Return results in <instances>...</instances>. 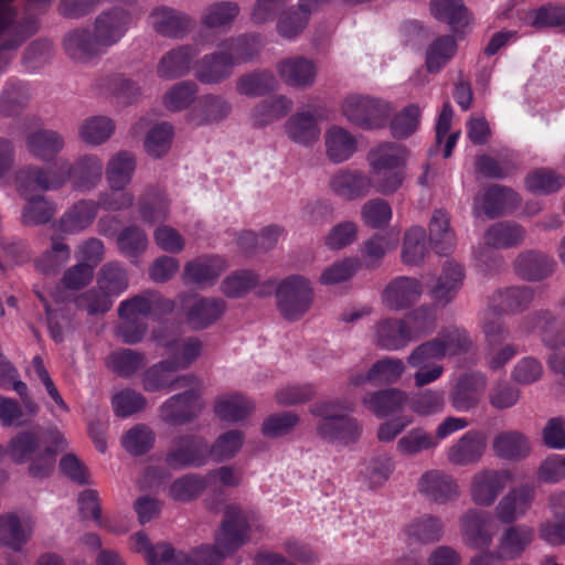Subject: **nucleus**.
<instances>
[{"mask_svg":"<svg viewBox=\"0 0 565 565\" xmlns=\"http://www.w3.org/2000/svg\"><path fill=\"white\" fill-rule=\"evenodd\" d=\"M249 540L247 514L237 505H227L224 520L215 537V546H202L186 555L175 552L168 543L151 544L143 532L131 536L132 550L141 554L148 565H220L230 554Z\"/></svg>","mask_w":565,"mask_h":565,"instance_id":"nucleus-1","label":"nucleus"},{"mask_svg":"<svg viewBox=\"0 0 565 565\" xmlns=\"http://www.w3.org/2000/svg\"><path fill=\"white\" fill-rule=\"evenodd\" d=\"M470 347L471 341L466 331L448 328L439 332L434 339L414 348L407 356V363L416 370L414 373L415 386L424 387L439 380L445 370L437 362L446 356L466 352Z\"/></svg>","mask_w":565,"mask_h":565,"instance_id":"nucleus-2","label":"nucleus"},{"mask_svg":"<svg viewBox=\"0 0 565 565\" xmlns=\"http://www.w3.org/2000/svg\"><path fill=\"white\" fill-rule=\"evenodd\" d=\"M406 158L405 148L395 142H383L370 150L367 162L379 193L388 195L402 186Z\"/></svg>","mask_w":565,"mask_h":565,"instance_id":"nucleus-3","label":"nucleus"},{"mask_svg":"<svg viewBox=\"0 0 565 565\" xmlns=\"http://www.w3.org/2000/svg\"><path fill=\"white\" fill-rule=\"evenodd\" d=\"M245 39H227L218 51L204 55L194 65V76L207 85L220 84L233 73V67L246 63L252 53L241 51Z\"/></svg>","mask_w":565,"mask_h":565,"instance_id":"nucleus-4","label":"nucleus"},{"mask_svg":"<svg viewBox=\"0 0 565 565\" xmlns=\"http://www.w3.org/2000/svg\"><path fill=\"white\" fill-rule=\"evenodd\" d=\"M351 408L335 401L322 402L313 405L311 414L319 417L317 434L327 441L349 444L355 441L360 434L359 423L348 416Z\"/></svg>","mask_w":565,"mask_h":565,"instance_id":"nucleus-5","label":"nucleus"},{"mask_svg":"<svg viewBox=\"0 0 565 565\" xmlns=\"http://www.w3.org/2000/svg\"><path fill=\"white\" fill-rule=\"evenodd\" d=\"M392 111L393 108L387 102L370 95L350 94L341 102L344 118L364 130L385 127Z\"/></svg>","mask_w":565,"mask_h":565,"instance_id":"nucleus-6","label":"nucleus"},{"mask_svg":"<svg viewBox=\"0 0 565 565\" xmlns=\"http://www.w3.org/2000/svg\"><path fill=\"white\" fill-rule=\"evenodd\" d=\"M276 298L280 315L289 321H297L311 307L313 300L311 282L303 276H289L278 285Z\"/></svg>","mask_w":565,"mask_h":565,"instance_id":"nucleus-7","label":"nucleus"},{"mask_svg":"<svg viewBox=\"0 0 565 565\" xmlns=\"http://www.w3.org/2000/svg\"><path fill=\"white\" fill-rule=\"evenodd\" d=\"M169 397L159 409L160 418L169 425H184L195 419L205 404L201 397L200 381Z\"/></svg>","mask_w":565,"mask_h":565,"instance_id":"nucleus-8","label":"nucleus"},{"mask_svg":"<svg viewBox=\"0 0 565 565\" xmlns=\"http://www.w3.org/2000/svg\"><path fill=\"white\" fill-rule=\"evenodd\" d=\"M184 303V320L193 331H201L216 323L227 309L226 301L218 297L180 296Z\"/></svg>","mask_w":565,"mask_h":565,"instance_id":"nucleus-9","label":"nucleus"},{"mask_svg":"<svg viewBox=\"0 0 565 565\" xmlns=\"http://www.w3.org/2000/svg\"><path fill=\"white\" fill-rule=\"evenodd\" d=\"M459 530L462 543L473 550L489 548L495 533L492 515L473 508L460 515Z\"/></svg>","mask_w":565,"mask_h":565,"instance_id":"nucleus-10","label":"nucleus"},{"mask_svg":"<svg viewBox=\"0 0 565 565\" xmlns=\"http://www.w3.org/2000/svg\"><path fill=\"white\" fill-rule=\"evenodd\" d=\"M148 24L160 36L182 40L193 31L195 20L175 8L158 6L150 11Z\"/></svg>","mask_w":565,"mask_h":565,"instance_id":"nucleus-11","label":"nucleus"},{"mask_svg":"<svg viewBox=\"0 0 565 565\" xmlns=\"http://www.w3.org/2000/svg\"><path fill=\"white\" fill-rule=\"evenodd\" d=\"M210 457V445L200 436H181L170 445L166 456L167 465L172 469L203 466Z\"/></svg>","mask_w":565,"mask_h":565,"instance_id":"nucleus-12","label":"nucleus"},{"mask_svg":"<svg viewBox=\"0 0 565 565\" xmlns=\"http://www.w3.org/2000/svg\"><path fill=\"white\" fill-rule=\"evenodd\" d=\"M151 339L157 345L166 349L169 359L179 370L189 369L203 352V342L200 338L189 335L185 338L170 339L164 328L153 330Z\"/></svg>","mask_w":565,"mask_h":565,"instance_id":"nucleus-13","label":"nucleus"},{"mask_svg":"<svg viewBox=\"0 0 565 565\" xmlns=\"http://www.w3.org/2000/svg\"><path fill=\"white\" fill-rule=\"evenodd\" d=\"M178 371L180 370L169 358L162 360L143 372L142 386L147 392L177 391L193 386L199 382L193 374L177 375Z\"/></svg>","mask_w":565,"mask_h":565,"instance_id":"nucleus-14","label":"nucleus"},{"mask_svg":"<svg viewBox=\"0 0 565 565\" xmlns=\"http://www.w3.org/2000/svg\"><path fill=\"white\" fill-rule=\"evenodd\" d=\"M488 385V377L479 371L466 372L461 374L450 392V404L461 413L470 412L476 408Z\"/></svg>","mask_w":565,"mask_h":565,"instance_id":"nucleus-15","label":"nucleus"},{"mask_svg":"<svg viewBox=\"0 0 565 565\" xmlns=\"http://www.w3.org/2000/svg\"><path fill=\"white\" fill-rule=\"evenodd\" d=\"M520 202V198L512 189L502 185H492L473 200L472 213L476 217L486 215L495 218L513 211Z\"/></svg>","mask_w":565,"mask_h":565,"instance_id":"nucleus-16","label":"nucleus"},{"mask_svg":"<svg viewBox=\"0 0 565 565\" xmlns=\"http://www.w3.org/2000/svg\"><path fill=\"white\" fill-rule=\"evenodd\" d=\"M510 481L511 475L505 470L483 469L476 472L470 486L472 502L479 507H491Z\"/></svg>","mask_w":565,"mask_h":565,"instance_id":"nucleus-17","label":"nucleus"},{"mask_svg":"<svg viewBox=\"0 0 565 565\" xmlns=\"http://www.w3.org/2000/svg\"><path fill=\"white\" fill-rule=\"evenodd\" d=\"M132 23L129 11L114 8L103 11L94 23V33L102 46L107 50L117 44L127 33Z\"/></svg>","mask_w":565,"mask_h":565,"instance_id":"nucleus-18","label":"nucleus"},{"mask_svg":"<svg viewBox=\"0 0 565 565\" xmlns=\"http://www.w3.org/2000/svg\"><path fill=\"white\" fill-rule=\"evenodd\" d=\"M403 318H383L372 328L371 341L381 350L401 351L411 342V330Z\"/></svg>","mask_w":565,"mask_h":565,"instance_id":"nucleus-19","label":"nucleus"},{"mask_svg":"<svg viewBox=\"0 0 565 565\" xmlns=\"http://www.w3.org/2000/svg\"><path fill=\"white\" fill-rule=\"evenodd\" d=\"M418 491L429 501L447 504L460 495V488L452 476L443 470L426 471L418 480Z\"/></svg>","mask_w":565,"mask_h":565,"instance_id":"nucleus-20","label":"nucleus"},{"mask_svg":"<svg viewBox=\"0 0 565 565\" xmlns=\"http://www.w3.org/2000/svg\"><path fill=\"white\" fill-rule=\"evenodd\" d=\"M463 279V266L454 259L446 260L428 291L434 303L440 307L450 303L461 289Z\"/></svg>","mask_w":565,"mask_h":565,"instance_id":"nucleus-21","label":"nucleus"},{"mask_svg":"<svg viewBox=\"0 0 565 565\" xmlns=\"http://www.w3.org/2000/svg\"><path fill=\"white\" fill-rule=\"evenodd\" d=\"M322 119L320 110L316 107L301 109L291 115L285 122L287 137L299 145L310 146L320 138L319 122Z\"/></svg>","mask_w":565,"mask_h":565,"instance_id":"nucleus-22","label":"nucleus"},{"mask_svg":"<svg viewBox=\"0 0 565 565\" xmlns=\"http://www.w3.org/2000/svg\"><path fill=\"white\" fill-rule=\"evenodd\" d=\"M226 268L227 264L221 256H200L184 265L183 281L185 285L205 288L214 285Z\"/></svg>","mask_w":565,"mask_h":565,"instance_id":"nucleus-23","label":"nucleus"},{"mask_svg":"<svg viewBox=\"0 0 565 565\" xmlns=\"http://www.w3.org/2000/svg\"><path fill=\"white\" fill-rule=\"evenodd\" d=\"M34 527L35 520L31 515L19 516L13 512L0 515V545L21 551L31 539Z\"/></svg>","mask_w":565,"mask_h":565,"instance_id":"nucleus-24","label":"nucleus"},{"mask_svg":"<svg viewBox=\"0 0 565 565\" xmlns=\"http://www.w3.org/2000/svg\"><path fill=\"white\" fill-rule=\"evenodd\" d=\"M534 498L535 490L532 486L524 484L511 489L495 507L497 519L504 524H514L526 514Z\"/></svg>","mask_w":565,"mask_h":565,"instance_id":"nucleus-25","label":"nucleus"},{"mask_svg":"<svg viewBox=\"0 0 565 565\" xmlns=\"http://www.w3.org/2000/svg\"><path fill=\"white\" fill-rule=\"evenodd\" d=\"M486 448V434L469 430L447 449V460L455 466L476 465L482 458Z\"/></svg>","mask_w":565,"mask_h":565,"instance_id":"nucleus-26","label":"nucleus"},{"mask_svg":"<svg viewBox=\"0 0 565 565\" xmlns=\"http://www.w3.org/2000/svg\"><path fill=\"white\" fill-rule=\"evenodd\" d=\"M276 71L280 79L294 88H308L311 87L317 77L316 64L306 57L294 56L279 61L276 65Z\"/></svg>","mask_w":565,"mask_h":565,"instance_id":"nucleus-27","label":"nucleus"},{"mask_svg":"<svg viewBox=\"0 0 565 565\" xmlns=\"http://www.w3.org/2000/svg\"><path fill=\"white\" fill-rule=\"evenodd\" d=\"M535 537V531L526 524H508L497 541V550L507 561H514L530 547Z\"/></svg>","mask_w":565,"mask_h":565,"instance_id":"nucleus-28","label":"nucleus"},{"mask_svg":"<svg viewBox=\"0 0 565 565\" xmlns=\"http://www.w3.org/2000/svg\"><path fill=\"white\" fill-rule=\"evenodd\" d=\"M232 111V104L225 97L206 94L200 97L198 104L188 114V120L194 126L218 124L226 119Z\"/></svg>","mask_w":565,"mask_h":565,"instance_id":"nucleus-29","label":"nucleus"},{"mask_svg":"<svg viewBox=\"0 0 565 565\" xmlns=\"http://www.w3.org/2000/svg\"><path fill=\"white\" fill-rule=\"evenodd\" d=\"M198 55L193 45H179L162 55L157 65V74L162 79H175L188 75Z\"/></svg>","mask_w":565,"mask_h":565,"instance_id":"nucleus-30","label":"nucleus"},{"mask_svg":"<svg viewBox=\"0 0 565 565\" xmlns=\"http://www.w3.org/2000/svg\"><path fill=\"white\" fill-rule=\"evenodd\" d=\"M522 329L526 333L540 332L542 342L551 349L565 345V327H557L555 317L548 310L529 315L523 320Z\"/></svg>","mask_w":565,"mask_h":565,"instance_id":"nucleus-31","label":"nucleus"},{"mask_svg":"<svg viewBox=\"0 0 565 565\" xmlns=\"http://www.w3.org/2000/svg\"><path fill=\"white\" fill-rule=\"evenodd\" d=\"M422 295V285L418 279L412 277H397L384 289L383 303L394 311L402 310L417 301Z\"/></svg>","mask_w":565,"mask_h":565,"instance_id":"nucleus-32","label":"nucleus"},{"mask_svg":"<svg viewBox=\"0 0 565 565\" xmlns=\"http://www.w3.org/2000/svg\"><path fill=\"white\" fill-rule=\"evenodd\" d=\"M64 146V137L56 130L40 128L25 135L28 152L42 161L53 160Z\"/></svg>","mask_w":565,"mask_h":565,"instance_id":"nucleus-33","label":"nucleus"},{"mask_svg":"<svg viewBox=\"0 0 565 565\" xmlns=\"http://www.w3.org/2000/svg\"><path fill=\"white\" fill-rule=\"evenodd\" d=\"M66 54L74 61L88 62L103 53L106 50L98 43L95 33L88 30H73L68 32L63 41Z\"/></svg>","mask_w":565,"mask_h":565,"instance_id":"nucleus-34","label":"nucleus"},{"mask_svg":"<svg viewBox=\"0 0 565 565\" xmlns=\"http://www.w3.org/2000/svg\"><path fill=\"white\" fill-rule=\"evenodd\" d=\"M494 454L504 460L519 461L526 458L532 446L530 438L520 430H504L497 434L492 441Z\"/></svg>","mask_w":565,"mask_h":565,"instance_id":"nucleus-35","label":"nucleus"},{"mask_svg":"<svg viewBox=\"0 0 565 565\" xmlns=\"http://www.w3.org/2000/svg\"><path fill=\"white\" fill-rule=\"evenodd\" d=\"M45 441V450L30 459L29 473L36 479H43L51 475L55 463V454L67 447L66 439L56 428L47 430Z\"/></svg>","mask_w":565,"mask_h":565,"instance_id":"nucleus-36","label":"nucleus"},{"mask_svg":"<svg viewBox=\"0 0 565 565\" xmlns=\"http://www.w3.org/2000/svg\"><path fill=\"white\" fill-rule=\"evenodd\" d=\"M556 263L536 250L521 253L514 260L515 273L525 280H542L554 271Z\"/></svg>","mask_w":565,"mask_h":565,"instance_id":"nucleus-37","label":"nucleus"},{"mask_svg":"<svg viewBox=\"0 0 565 565\" xmlns=\"http://www.w3.org/2000/svg\"><path fill=\"white\" fill-rule=\"evenodd\" d=\"M326 154L334 163L349 160L358 150L355 137L345 128L333 125L324 134Z\"/></svg>","mask_w":565,"mask_h":565,"instance_id":"nucleus-38","label":"nucleus"},{"mask_svg":"<svg viewBox=\"0 0 565 565\" xmlns=\"http://www.w3.org/2000/svg\"><path fill=\"white\" fill-rule=\"evenodd\" d=\"M99 204L93 200H81L70 206L60 218V230L76 234L87 228L96 218Z\"/></svg>","mask_w":565,"mask_h":565,"instance_id":"nucleus-39","label":"nucleus"},{"mask_svg":"<svg viewBox=\"0 0 565 565\" xmlns=\"http://www.w3.org/2000/svg\"><path fill=\"white\" fill-rule=\"evenodd\" d=\"M371 186V179L360 171L341 170L330 179L331 190L345 200L365 196Z\"/></svg>","mask_w":565,"mask_h":565,"instance_id":"nucleus-40","label":"nucleus"},{"mask_svg":"<svg viewBox=\"0 0 565 565\" xmlns=\"http://www.w3.org/2000/svg\"><path fill=\"white\" fill-rule=\"evenodd\" d=\"M428 232L429 243L437 254L446 255L456 247L457 237L450 225V216L445 210L434 211Z\"/></svg>","mask_w":565,"mask_h":565,"instance_id":"nucleus-41","label":"nucleus"},{"mask_svg":"<svg viewBox=\"0 0 565 565\" xmlns=\"http://www.w3.org/2000/svg\"><path fill=\"white\" fill-rule=\"evenodd\" d=\"M103 161L96 154H84L73 166L71 181L73 188L78 191L95 189L103 178Z\"/></svg>","mask_w":565,"mask_h":565,"instance_id":"nucleus-42","label":"nucleus"},{"mask_svg":"<svg viewBox=\"0 0 565 565\" xmlns=\"http://www.w3.org/2000/svg\"><path fill=\"white\" fill-rule=\"evenodd\" d=\"M255 409L252 399L241 393L220 395L214 402L216 416L225 422L236 423L246 419Z\"/></svg>","mask_w":565,"mask_h":565,"instance_id":"nucleus-43","label":"nucleus"},{"mask_svg":"<svg viewBox=\"0 0 565 565\" xmlns=\"http://www.w3.org/2000/svg\"><path fill=\"white\" fill-rule=\"evenodd\" d=\"M136 158L129 151L115 153L107 162L105 174L110 190H124L132 180Z\"/></svg>","mask_w":565,"mask_h":565,"instance_id":"nucleus-44","label":"nucleus"},{"mask_svg":"<svg viewBox=\"0 0 565 565\" xmlns=\"http://www.w3.org/2000/svg\"><path fill=\"white\" fill-rule=\"evenodd\" d=\"M363 403L377 417H387L404 408L407 394L398 388H385L366 395Z\"/></svg>","mask_w":565,"mask_h":565,"instance_id":"nucleus-45","label":"nucleus"},{"mask_svg":"<svg viewBox=\"0 0 565 565\" xmlns=\"http://www.w3.org/2000/svg\"><path fill=\"white\" fill-rule=\"evenodd\" d=\"M239 14V7L233 1L214 2L206 6L201 15V24L215 31H227Z\"/></svg>","mask_w":565,"mask_h":565,"instance_id":"nucleus-46","label":"nucleus"},{"mask_svg":"<svg viewBox=\"0 0 565 565\" xmlns=\"http://www.w3.org/2000/svg\"><path fill=\"white\" fill-rule=\"evenodd\" d=\"M525 234V230L516 223L498 222L484 232L483 242L488 247L505 249L520 245Z\"/></svg>","mask_w":565,"mask_h":565,"instance_id":"nucleus-47","label":"nucleus"},{"mask_svg":"<svg viewBox=\"0 0 565 565\" xmlns=\"http://www.w3.org/2000/svg\"><path fill=\"white\" fill-rule=\"evenodd\" d=\"M116 245L118 252L124 257H127L135 263L148 249V234L142 227L136 224L127 225L117 234Z\"/></svg>","mask_w":565,"mask_h":565,"instance_id":"nucleus-48","label":"nucleus"},{"mask_svg":"<svg viewBox=\"0 0 565 565\" xmlns=\"http://www.w3.org/2000/svg\"><path fill=\"white\" fill-rule=\"evenodd\" d=\"M457 42L451 35H440L431 41L425 51V66L428 73H439L456 55Z\"/></svg>","mask_w":565,"mask_h":565,"instance_id":"nucleus-49","label":"nucleus"},{"mask_svg":"<svg viewBox=\"0 0 565 565\" xmlns=\"http://www.w3.org/2000/svg\"><path fill=\"white\" fill-rule=\"evenodd\" d=\"M444 532L445 524L443 520L431 514H424L414 519L405 529L408 540L422 544L440 541Z\"/></svg>","mask_w":565,"mask_h":565,"instance_id":"nucleus-50","label":"nucleus"},{"mask_svg":"<svg viewBox=\"0 0 565 565\" xmlns=\"http://www.w3.org/2000/svg\"><path fill=\"white\" fill-rule=\"evenodd\" d=\"M292 108V100L285 95H277L273 98L258 103L252 113V120L255 127H264L284 116Z\"/></svg>","mask_w":565,"mask_h":565,"instance_id":"nucleus-51","label":"nucleus"},{"mask_svg":"<svg viewBox=\"0 0 565 565\" xmlns=\"http://www.w3.org/2000/svg\"><path fill=\"white\" fill-rule=\"evenodd\" d=\"M409 409L422 417L434 416L441 413L446 406L444 390L425 388L407 396Z\"/></svg>","mask_w":565,"mask_h":565,"instance_id":"nucleus-52","label":"nucleus"},{"mask_svg":"<svg viewBox=\"0 0 565 565\" xmlns=\"http://www.w3.org/2000/svg\"><path fill=\"white\" fill-rule=\"evenodd\" d=\"M276 76L266 70L255 71L241 76L236 83L238 94L248 97L263 96L278 88Z\"/></svg>","mask_w":565,"mask_h":565,"instance_id":"nucleus-53","label":"nucleus"},{"mask_svg":"<svg viewBox=\"0 0 565 565\" xmlns=\"http://www.w3.org/2000/svg\"><path fill=\"white\" fill-rule=\"evenodd\" d=\"M429 9L438 21L448 23L456 31L470 22L467 8L461 0H430Z\"/></svg>","mask_w":565,"mask_h":565,"instance_id":"nucleus-54","label":"nucleus"},{"mask_svg":"<svg viewBox=\"0 0 565 565\" xmlns=\"http://www.w3.org/2000/svg\"><path fill=\"white\" fill-rule=\"evenodd\" d=\"M115 124L106 116H90L83 120L78 127V136L87 145L99 146L105 143L114 134Z\"/></svg>","mask_w":565,"mask_h":565,"instance_id":"nucleus-55","label":"nucleus"},{"mask_svg":"<svg viewBox=\"0 0 565 565\" xmlns=\"http://www.w3.org/2000/svg\"><path fill=\"white\" fill-rule=\"evenodd\" d=\"M15 186L22 194H26L31 190L52 191L56 190L58 184L55 181H49L47 169L38 166H26L18 170L15 173Z\"/></svg>","mask_w":565,"mask_h":565,"instance_id":"nucleus-56","label":"nucleus"},{"mask_svg":"<svg viewBox=\"0 0 565 565\" xmlns=\"http://www.w3.org/2000/svg\"><path fill=\"white\" fill-rule=\"evenodd\" d=\"M107 366L120 376L129 377L146 365V356L141 352L120 349L107 358Z\"/></svg>","mask_w":565,"mask_h":565,"instance_id":"nucleus-57","label":"nucleus"},{"mask_svg":"<svg viewBox=\"0 0 565 565\" xmlns=\"http://www.w3.org/2000/svg\"><path fill=\"white\" fill-rule=\"evenodd\" d=\"M199 87L192 81L173 84L162 96V104L169 111L186 109L195 100Z\"/></svg>","mask_w":565,"mask_h":565,"instance_id":"nucleus-58","label":"nucleus"},{"mask_svg":"<svg viewBox=\"0 0 565 565\" xmlns=\"http://www.w3.org/2000/svg\"><path fill=\"white\" fill-rule=\"evenodd\" d=\"M56 213V206L43 195L29 199L23 206L21 222L26 226L49 223Z\"/></svg>","mask_w":565,"mask_h":565,"instance_id":"nucleus-59","label":"nucleus"},{"mask_svg":"<svg viewBox=\"0 0 565 565\" xmlns=\"http://www.w3.org/2000/svg\"><path fill=\"white\" fill-rule=\"evenodd\" d=\"M97 284L99 288L117 297L128 288L127 270L117 262L107 263L98 273Z\"/></svg>","mask_w":565,"mask_h":565,"instance_id":"nucleus-60","label":"nucleus"},{"mask_svg":"<svg viewBox=\"0 0 565 565\" xmlns=\"http://www.w3.org/2000/svg\"><path fill=\"white\" fill-rule=\"evenodd\" d=\"M406 366L403 360L393 356H385L377 360L367 372V377L372 383L393 384L399 381Z\"/></svg>","mask_w":565,"mask_h":565,"instance_id":"nucleus-61","label":"nucleus"},{"mask_svg":"<svg viewBox=\"0 0 565 565\" xmlns=\"http://www.w3.org/2000/svg\"><path fill=\"white\" fill-rule=\"evenodd\" d=\"M98 92L105 96H115L130 100L140 93V88L121 74L102 77L96 81Z\"/></svg>","mask_w":565,"mask_h":565,"instance_id":"nucleus-62","label":"nucleus"},{"mask_svg":"<svg viewBox=\"0 0 565 565\" xmlns=\"http://www.w3.org/2000/svg\"><path fill=\"white\" fill-rule=\"evenodd\" d=\"M426 232L422 226H413L405 233L402 258L406 265H419L423 263L426 248Z\"/></svg>","mask_w":565,"mask_h":565,"instance_id":"nucleus-63","label":"nucleus"},{"mask_svg":"<svg viewBox=\"0 0 565 565\" xmlns=\"http://www.w3.org/2000/svg\"><path fill=\"white\" fill-rule=\"evenodd\" d=\"M40 447V437L35 431H21L8 445V454L17 463L29 461Z\"/></svg>","mask_w":565,"mask_h":565,"instance_id":"nucleus-64","label":"nucleus"}]
</instances>
